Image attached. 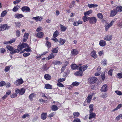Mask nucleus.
<instances>
[{
    "mask_svg": "<svg viewBox=\"0 0 122 122\" xmlns=\"http://www.w3.org/2000/svg\"><path fill=\"white\" fill-rule=\"evenodd\" d=\"M15 91L16 93H18L19 95H22L24 94L25 92V90L23 88H21L20 90H19L18 88H16L15 90Z\"/></svg>",
    "mask_w": 122,
    "mask_h": 122,
    "instance_id": "nucleus-1",
    "label": "nucleus"
},
{
    "mask_svg": "<svg viewBox=\"0 0 122 122\" xmlns=\"http://www.w3.org/2000/svg\"><path fill=\"white\" fill-rule=\"evenodd\" d=\"M10 26L7 25V24H5L0 26V31L5 30L6 29H8L10 28Z\"/></svg>",
    "mask_w": 122,
    "mask_h": 122,
    "instance_id": "nucleus-2",
    "label": "nucleus"
},
{
    "mask_svg": "<svg viewBox=\"0 0 122 122\" xmlns=\"http://www.w3.org/2000/svg\"><path fill=\"white\" fill-rule=\"evenodd\" d=\"M97 18L93 16L90 18L89 23L91 24H95L97 21Z\"/></svg>",
    "mask_w": 122,
    "mask_h": 122,
    "instance_id": "nucleus-3",
    "label": "nucleus"
},
{
    "mask_svg": "<svg viewBox=\"0 0 122 122\" xmlns=\"http://www.w3.org/2000/svg\"><path fill=\"white\" fill-rule=\"evenodd\" d=\"M28 47V46L26 43H23L21 45H18L17 46V48L20 50H21L23 48Z\"/></svg>",
    "mask_w": 122,
    "mask_h": 122,
    "instance_id": "nucleus-4",
    "label": "nucleus"
},
{
    "mask_svg": "<svg viewBox=\"0 0 122 122\" xmlns=\"http://www.w3.org/2000/svg\"><path fill=\"white\" fill-rule=\"evenodd\" d=\"M97 80L96 77H91L89 78V82L90 84H93L96 82Z\"/></svg>",
    "mask_w": 122,
    "mask_h": 122,
    "instance_id": "nucleus-5",
    "label": "nucleus"
},
{
    "mask_svg": "<svg viewBox=\"0 0 122 122\" xmlns=\"http://www.w3.org/2000/svg\"><path fill=\"white\" fill-rule=\"evenodd\" d=\"M23 81L21 78L17 80L14 83V84L17 86H19L22 84Z\"/></svg>",
    "mask_w": 122,
    "mask_h": 122,
    "instance_id": "nucleus-6",
    "label": "nucleus"
},
{
    "mask_svg": "<svg viewBox=\"0 0 122 122\" xmlns=\"http://www.w3.org/2000/svg\"><path fill=\"white\" fill-rule=\"evenodd\" d=\"M108 87L106 84L103 85L101 87L100 91L103 92H106L108 90Z\"/></svg>",
    "mask_w": 122,
    "mask_h": 122,
    "instance_id": "nucleus-7",
    "label": "nucleus"
},
{
    "mask_svg": "<svg viewBox=\"0 0 122 122\" xmlns=\"http://www.w3.org/2000/svg\"><path fill=\"white\" fill-rule=\"evenodd\" d=\"M22 11L25 12H30V9L29 7L27 6H24L21 8Z\"/></svg>",
    "mask_w": 122,
    "mask_h": 122,
    "instance_id": "nucleus-8",
    "label": "nucleus"
},
{
    "mask_svg": "<svg viewBox=\"0 0 122 122\" xmlns=\"http://www.w3.org/2000/svg\"><path fill=\"white\" fill-rule=\"evenodd\" d=\"M43 19V17L41 16L33 17L32 18V19L34 20L36 22L38 21H41Z\"/></svg>",
    "mask_w": 122,
    "mask_h": 122,
    "instance_id": "nucleus-9",
    "label": "nucleus"
},
{
    "mask_svg": "<svg viewBox=\"0 0 122 122\" xmlns=\"http://www.w3.org/2000/svg\"><path fill=\"white\" fill-rule=\"evenodd\" d=\"M87 67L88 66L87 65H84L81 66L79 67V70L82 72L83 71H84L87 69Z\"/></svg>",
    "mask_w": 122,
    "mask_h": 122,
    "instance_id": "nucleus-10",
    "label": "nucleus"
},
{
    "mask_svg": "<svg viewBox=\"0 0 122 122\" xmlns=\"http://www.w3.org/2000/svg\"><path fill=\"white\" fill-rule=\"evenodd\" d=\"M78 53L77 50L75 49H72L71 52V55L72 56H75L77 55Z\"/></svg>",
    "mask_w": 122,
    "mask_h": 122,
    "instance_id": "nucleus-11",
    "label": "nucleus"
},
{
    "mask_svg": "<svg viewBox=\"0 0 122 122\" xmlns=\"http://www.w3.org/2000/svg\"><path fill=\"white\" fill-rule=\"evenodd\" d=\"M117 13V12L115 9L112 10L111 12L110 16L113 17Z\"/></svg>",
    "mask_w": 122,
    "mask_h": 122,
    "instance_id": "nucleus-12",
    "label": "nucleus"
},
{
    "mask_svg": "<svg viewBox=\"0 0 122 122\" xmlns=\"http://www.w3.org/2000/svg\"><path fill=\"white\" fill-rule=\"evenodd\" d=\"M112 36L111 35H108L106 36L104 38V39L106 41H110L112 39Z\"/></svg>",
    "mask_w": 122,
    "mask_h": 122,
    "instance_id": "nucleus-13",
    "label": "nucleus"
},
{
    "mask_svg": "<svg viewBox=\"0 0 122 122\" xmlns=\"http://www.w3.org/2000/svg\"><path fill=\"white\" fill-rule=\"evenodd\" d=\"M29 35V34L28 33H25L23 39V42H25L26 41Z\"/></svg>",
    "mask_w": 122,
    "mask_h": 122,
    "instance_id": "nucleus-14",
    "label": "nucleus"
},
{
    "mask_svg": "<svg viewBox=\"0 0 122 122\" xmlns=\"http://www.w3.org/2000/svg\"><path fill=\"white\" fill-rule=\"evenodd\" d=\"M81 66V64H79V66H76V64H72L71 65V69L73 70L77 69Z\"/></svg>",
    "mask_w": 122,
    "mask_h": 122,
    "instance_id": "nucleus-15",
    "label": "nucleus"
},
{
    "mask_svg": "<svg viewBox=\"0 0 122 122\" xmlns=\"http://www.w3.org/2000/svg\"><path fill=\"white\" fill-rule=\"evenodd\" d=\"M114 21H112L107 26H106L105 29L106 31H107L108 29V28L112 26L114 23Z\"/></svg>",
    "mask_w": 122,
    "mask_h": 122,
    "instance_id": "nucleus-16",
    "label": "nucleus"
},
{
    "mask_svg": "<svg viewBox=\"0 0 122 122\" xmlns=\"http://www.w3.org/2000/svg\"><path fill=\"white\" fill-rule=\"evenodd\" d=\"M55 55L53 53H51L48 56V57L46 58V60H48L50 59H52L55 57Z\"/></svg>",
    "mask_w": 122,
    "mask_h": 122,
    "instance_id": "nucleus-17",
    "label": "nucleus"
},
{
    "mask_svg": "<svg viewBox=\"0 0 122 122\" xmlns=\"http://www.w3.org/2000/svg\"><path fill=\"white\" fill-rule=\"evenodd\" d=\"M82 72L79 70L78 71L75 72V74L78 76H81L82 75Z\"/></svg>",
    "mask_w": 122,
    "mask_h": 122,
    "instance_id": "nucleus-18",
    "label": "nucleus"
},
{
    "mask_svg": "<svg viewBox=\"0 0 122 122\" xmlns=\"http://www.w3.org/2000/svg\"><path fill=\"white\" fill-rule=\"evenodd\" d=\"M92 97V95H89L88 97L86 99V100L87 102L90 103L91 101V100Z\"/></svg>",
    "mask_w": 122,
    "mask_h": 122,
    "instance_id": "nucleus-19",
    "label": "nucleus"
},
{
    "mask_svg": "<svg viewBox=\"0 0 122 122\" xmlns=\"http://www.w3.org/2000/svg\"><path fill=\"white\" fill-rule=\"evenodd\" d=\"M91 55L94 59H96L97 58V56L96 54V52L94 51H93L91 52Z\"/></svg>",
    "mask_w": 122,
    "mask_h": 122,
    "instance_id": "nucleus-20",
    "label": "nucleus"
},
{
    "mask_svg": "<svg viewBox=\"0 0 122 122\" xmlns=\"http://www.w3.org/2000/svg\"><path fill=\"white\" fill-rule=\"evenodd\" d=\"M24 16L22 14L19 13L15 15V17L17 19H19L24 17Z\"/></svg>",
    "mask_w": 122,
    "mask_h": 122,
    "instance_id": "nucleus-21",
    "label": "nucleus"
},
{
    "mask_svg": "<svg viewBox=\"0 0 122 122\" xmlns=\"http://www.w3.org/2000/svg\"><path fill=\"white\" fill-rule=\"evenodd\" d=\"M47 115L46 113H42L41 116V118L43 120L45 119L46 118Z\"/></svg>",
    "mask_w": 122,
    "mask_h": 122,
    "instance_id": "nucleus-22",
    "label": "nucleus"
},
{
    "mask_svg": "<svg viewBox=\"0 0 122 122\" xmlns=\"http://www.w3.org/2000/svg\"><path fill=\"white\" fill-rule=\"evenodd\" d=\"M106 44V42L104 40H101L99 42V44L100 46H103L105 45Z\"/></svg>",
    "mask_w": 122,
    "mask_h": 122,
    "instance_id": "nucleus-23",
    "label": "nucleus"
},
{
    "mask_svg": "<svg viewBox=\"0 0 122 122\" xmlns=\"http://www.w3.org/2000/svg\"><path fill=\"white\" fill-rule=\"evenodd\" d=\"M44 77L47 80H50L51 78L50 75L48 74H45L44 76Z\"/></svg>",
    "mask_w": 122,
    "mask_h": 122,
    "instance_id": "nucleus-24",
    "label": "nucleus"
},
{
    "mask_svg": "<svg viewBox=\"0 0 122 122\" xmlns=\"http://www.w3.org/2000/svg\"><path fill=\"white\" fill-rule=\"evenodd\" d=\"M43 36V33L42 32L38 33L36 35V37L38 38H42Z\"/></svg>",
    "mask_w": 122,
    "mask_h": 122,
    "instance_id": "nucleus-25",
    "label": "nucleus"
},
{
    "mask_svg": "<svg viewBox=\"0 0 122 122\" xmlns=\"http://www.w3.org/2000/svg\"><path fill=\"white\" fill-rule=\"evenodd\" d=\"M88 6L89 8H95L97 7L98 5L96 4H88Z\"/></svg>",
    "mask_w": 122,
    "mask_h": 122,
    "instance_id": "nucleus-26",
    "label": "nucleus"
},
{
    "mask_svg": "<svg viewBox=\"0 0 122 122\" xmlns=\"http://www.w3.org/2000/svg\"><path fill=\"white\" fill-rule=\"evenodd\" d=\"M116 11H117L121 12L122 11V7L121 6H119L116 7Z\"/></svg>",
    "mask_w": 122,
    "mask_h": 122,
    "instance_id": "nucleus-27",
    "label": "nucleus"
},
{
    "mask_svg": "<svg viewBox=\"0 0 122 122\" xmlns=\"http://www.w3.org/2000/svg\"><path fill=\"white\" fill-rule=\"evenodd\" d=\"M60 28L61 31H64L67 29V27L66 26H65L63 25L60 24Z\"/></svg>",
    "mask_w": 122,
    "mask_h": 122,
    "instance_id": "nucleus-28",
    "label": "nucleus"
},
{
    "mask_svg": "<svg viewBox=\"0 0 122 122\" xmlns=\"http://www.w3.org/2000/svg\"><path fill=\"white\" fill-rule=\"evenodd\" d=\"M58 41L60 43V44L61 45H63L66 42L65 40L61 38H60Z\"/></svg>",
    "mask_w": 122,
    "mask_h": 122,
    "instance_id": "nucleus-29",
    "label": "nucleus"
},
{
    "mask_svg": "<svg viewBox=\"0 0 122 122\" xmlns=\"http://www.w3.org/2000/svg\"><path fill=\"white\" fill-rule=\"evenodd\" d=\"M73 114L74 116V118H77L79 116L80 113L78 112H75L73 113Z\"/></svg>",
    "mask_w": 122,
    "mask_h": 122,
    "instance_id": "nucleus-30",
    "label": "nucleus"
},
{
    "mask_svg": "<svg viewBox=\"0 0 122 122\" xmlns=\"http://www.w3.org/2000/svg\"><path fill=\"white\" fill-rule=\"evenodd\" d=\"M86 15H85L83 18V19L84 22H86V21L90 20V17H87Z\"/></svg>",
    "mask_w": 122,
    "mask_h": 122,
    "instance_id": "nucleus-31",
    "label": "nucleus"
},
{
    "mask_svg": "<svg viewBox=\"0 0 122 122\" xmlns=\"http://www.w3.org/2000/svg\"><path fill=\"white\" fill-rule=\"evenodd\" d=\"M58 47L52 49L51 50L52 52L53 53H57L58 52Z\"/></svg>",
    "mask_w": 122,
    "mask_h": 122,
    "instance_id": "nucleus-32",
    "label": "nucleus"
},
{
    "mask_svg": "<svg viewBox=\"0 0 122 122\" xmlns=\"http://www.w3.org/2000/svg\"><path fill=\"white\" fill-rule=\"evenodd\" d=\"M96 115L95 113H91L90 114L89 118L90 119L93 118L95 117Z\"/></svg>",
    "mask_w": 122,
    "mask_h": 122,
    "instance_id": "nucleus-33",
    "label": "nucleus"
},
{
    "mask_svg": "<svg viewBox=\"0 0 122 122\" xmlns=\"http://www.w3.org/2000/svg\"><path fill=\"white\" fill-rule=\"evenodd\" d=\"M45 88L47 89H52V86L49 84H45Z\"/></svg>",
    "mask_w": 122,
    "mask_h": 122,
    "instance_id": "nucleus-34",
    "label": "nucleus"
},
{
    "mask_svg": "<svg viewBox=\"0 0 122 122\" xmlns=\"http://www.w3.org/2000/svg\"><path fill=\"white\" fill-rule=\"evenodd\" d=\"M20 8L19 6L17 5L15 6L13 8V11L14 12H16L18 10V9Z\"/></svg>",
    "mask_w": 122,
    "mask_h": 122,
    "instance_id": "nucleus-35",
    "label": "nucleus"
},
{
    "mask_svg": "<svg viewBox=\"0 0 122 122\" xmlns=\"http://www.w3.org/2000/svg\"><path fill=\"white\" fill-rule=\"evenodd\" d=\"M92 10H89L87 11L86 12L84 13V15H89L92 13Z\"/></svg>",
    "mask_w": 122,
    "mask_h": 122,
    "instance_id": "nucleus-36",
    "label": "nucleus"
},
{
    "mask_svg": "<svg viewBox=\"0 0 122 122\" xmlns=\"http://www.w3.org/2000/svg\"><path fill=\"white\" fill-rule=\"evenodd\" d=\"M7 49L9 51H11V52L13 51L14 50L13 48L12 47L9 45L7 46H6Z\"/></svg>",
    "mask_w": 122,
    "mask_h": 122,
    "instance_id": "nucleus-37",
    "label": "nucleus"
},
{
    "mask_svg": "<svg viewBox=\"0 0 122 122\" xmlns=\"http://www.w3.org/2000/svg\"><path fill=\"white\" fill-rule=\"evenodd\" d=\"M20 49H19L17 47V49H16L14 50H13V51L12 52H10V53L11 54H13L14 53H18L19 52L20 50Z\"/></svg>",
    "mask_w": 122,
    "mask_h": 122,
    "instance_id": "nucleus-38",
    "label": "nucleus"
},
{
    "mask_svg": "<svg viewBox=\"0 0 122 122\" xmlns=\"http://www.w3.org/2000/svg\"><path fill=\"white\" fill-rule=\"evenodd\" d=\"M51 108L52 110L54 111H56L58 109L57 106L55 105H52L51 107Z\"/></svg>",
    "mask_w": 122,
    "mask_h": 122,
    "instance_id": "nucleus-39",
    "label": "nucleus"
},
{
    "mask_svg": "<svg viewBox=\"0 0 122 122\" xmlns=\"http://www.w3.org/2000/svg\"><path fill=\"white\" fill-rule=\"evenodd\" d=\"M36 94L34 93H32L30 94L29 96V98L30 100H32V98L36 95Z\"/></svg>",
    "mask_w": 122,
    "mask_h": 122,
    "instance_id": "nucleus-40",
    "label": "nucleus"
},
{
    "mask_svg": "<svg viewBox=\"0 0 122 122\" xmlns=\"http://www.w3.org/2000/svg\"><path fill=\"white\" fill-rule=\"evenodd\" d=\"M59 34V33L57 31H56L54 33L53 36L54 38H56L57 37Z\"/></svg>",
    "mask_w": 122,
    "mask_h": 122,
    "instance_id": "nucleus-41",
    "label": "nucleus"
},
{
    "mask_svg": "<svg viewBox=\"0 0 122 122\" xmlns=\"http://www.w3.org/2000/svg\"><path fill=\"white\" fill-rule=\"evenodd\" d=\"M53 63L56 65H61L62 64V63L61 62L58 61H54Z\"/></svg>",
    "mask_w": 122,
    "mask_h": 122,
    "instance_id": "nucleus-42",
    "label": "nucleus"
},
{
    "mask_svg": "<svg viewBox=\"0 0 122 122\" xmlns=\"http://www.w3.org/2000/svg\"><path fill=\"white\" fill-rule=\"evenodd\" d=\"M7 13V12L6 10H5L3 11L1 14V17H4Z\"/></svg>",
    "mask_w": 122,
    "mask_h": 122,
    "instance_id": "nucleus-43",
    "label": "nucleus"
},
{
    "mask_svg": "<svg viewBox=\"0 0 122 122\" xmlns=\"http://www.w3.org/2000/svg\"><path fill=\"white\" fill-rule=\"evenodd\" d=\"M49 67H47L46 64L43 65V66L42 68L44 71H46L48 69Z\"/></svg>",
    "mask_w": 122,
    "mask_h": 122,
    "instance_id": "nucleus-44",
    "label": "nucleus"
},
{
    "mask_svg": "<svg viewBox=\"0 0 122 122\" xmlns=\"http://www.w3.org/2000/svg\"><path fill=\"white\" fill-rule=\"evenodd\" d=\"M122 106V105L121 104H119L118 105L116 108L114 109L113 110H112V111L114 112L115 111H116L118 109H119Z\"/></svg>",
    "mask_w": 122,
    "mask_h": 122,
    "instance_id": "nucleus-45",
    "label": "nucleus"
},
{
    "mask_svg": "<svg viewBox=\"0 0 122 122\" xmlns=\"http://www.w3.org/2000/svg\"><path fill=\"white\" fill-rule=\"evenodd\" d=\"M117 77L119 79L122 78V73H118L117 74Z\"/></svg>",
    "mask_w": 122,
    "mask_h": 122,
    "instance_id": "nucleus-46",
    "label": "nucleus"
},
{
    "mask_svg": "<svg viewBox=\"0 0 122 122\" xmlns=\"http://www.w3.org/2000/svg\"><path fill=\"white\" fill-rule=\"evenodd\" d=\"M46 45L48 48H49L51 46V44L48 41H47L46 42Z\"/></svg>",
    "mask_w": 122,
    "mask_h": 122,
    "instance_id": "nucleus-47",
    "label": "nucleus"
},
{
    "mask_svg": "<svg viewBox=\"0 0 122 122\" xmlns=\"http://www.w3.org/2000/svg\"><path fill=\"white\" fill-rule=\"evenodd\" d=\"M97 15L98 18L102 19L103 18V15L102 13H98L97 14Z\"/></svg>",
    "mask_w": 122,
    "mask_h": 122,
    "instance_id": "nucleus-48",
    "label": "nucleus"
},
{
    "mask_svg": "<svg viewBox=\"0 0 122 122\" xmlns=\"http://www.w3.org/2000/svg\"><path fill=\"white\" fill-rule=\"evenodd\" d=\"M6 84L5 82V81H2L0 82V87L3 86Z\"/></svg>",
    "mask_w": 122,
    "mask_h": 122,
    "instance_id": "nucleus-49",
    "label": "nucleus"
},
{
    "mask_svg": "<svg viewBox=\"0 0 122 122\" xmlns=\"http://www.w3.org/2000/svg\"><path fill=\"white\" fill-rule=\"evenodd\" d=\"M107 96V94L106 93H102L101 95V97L103 98H105Z\"/></svg>",
    "mask_w": 122,
    "mask_h": 122,
    "instance_id": "nucleus-50",
    "label": "nucleus"
},
{
    "mask_svg": "<svg viewBox=\"0 0 122 122\" xmlns=\"http://www.w3.org/2000/svg\"><path fill=\"white\" fill-rule=\"evenodd\" d=\"M15 26L19 28L20 25V22H15Z\"/></svg>",
    "mask_w": 122,
    "mask_h": 122,
    "instance_id": "nucleus-51",
    "label": "nucleus"
},
{
    "mask_svg": "<svg viewBox=\"0 0 122 122\" xmlns=\"http://www.w3.org/2000/svg\"><path fill=\"white\" fill-rule=\"evenodd\" d=\"M42 28L41 27L39 26L38 27L37 29L36 30V31L37 32H39L40 31H41L42 30Z\"/></svg>",
    "mask_w": 122,
    "mask_h": 122,
    "instance_id": "nucleus-52",
    "label": "nucleus"
},
{
    "mask_svg": "<svg viewBox=\"0 0 122 122\" xmlns=\"http://www.w3.org/2000/svg\"><path fill=\"white\" fill-rule=\"evenodd\" d=\"M20 31L17 30L16 31V36L17 37H18L20 36Z\"/></svg>",
    "mask_w": 122,
    "mask_h": 122,
    "instance_id": "nucleus-53",
    "label": "nucleus"
},
{
    "mask_svg": "<svg viewBox=\"0 0 122 122\" xmlns=\"http://www.w3.org/2000/svg\"><path fill=\"white\" fill-rule=\"evenodd\" d=\"M115 92L118 95H122V93L119 91H116Z\"/></svg>",
    "mask_w": 122,
    "mask_h": 122,
    "instance_id": "nucleus-54",
    "label": "nucleus"
},
{
    "mask_svg": "<svg viewBox=\"0 0 122 122\" xmlns=\"http://www.w3.org/2000/svg\"><path fill=\"white\" fill-rule=\"evenodd\" d=\"M11 66H6L5 69V71L6 72H7L10 70V68Z\"/></svg>",
    "mask_w": 122,
    "mask_h": 122,
    "instance_id": "nucleus-55",
    "label": "nucleus"
},
{
    "mask_svg": "<svg viewBox=\"0 0 122 122\" xmlns=\"http://www.w3.org/2000/svg\"><path fill=\"white\" fill-rule=\"evenodd\" d=\"M107 60L106 59H104L101 62V64L103 65L104 66L106 65Z\"/></svg>",
    "mask_w": 122,
    "mask_h": 122,
    "instance_id": "nucleus-56",
    "label": "nucleus"
},
{
    "mask_svg": "<svg viewBox=\"0 0 122 122\" xmlns=\"http://www.w3.org/2000/svg\"><path fill=\"white\" fill-rule=\"evenodd\" d=\"M72 84V85L74 86H77L79 85V83L78 82L75 81L73 82Z\"/></svg>",
    "mask_w": 122,
    "mask_h": 122,
    "instance_id": "nucleus-57",
    "label": "nucleus"
},
{
    "mask_svg": "<svg viewBox=\"0 0 122 122\" xmlns=\"http://www.w3.org/2000/svg\"><path fill=\"white\" fill-rule=\"evenodd\" d=\"M73 122H81L80 120L78 118L75 119Z\"/></svg>",
    "mask_w": 122,
    "mask_h": 122,
    "instance_id": "nucleus-58",
    "label": "nucleus"
},
{
    "mask_svg": "<svg viewBox=\"0 0 122 122\" xmlns=\"http://www.w3.org/2000/svg\"><path fill=\"white\" fill-rule=\"evenodd\" d=\"M29 116H30L28 113L25 114L22 117L23 118H25L27 117H29Z\"/></svg>",
    "mask_w": 122,
    "mask_h": 122,
    "instance_id": "nucleus-59",
    "label": "nucleus"
},
{
    "mask_svg": "<svg viewBox=\"0 0 122 122\" xmlns=\"http://www.w3.org/2000/svg\"><path fill=\"white\" fill-rule=\"evenodd\" d=\"M24 51H26L28 52H30L31 51L30 49V48L29 47L24 49Z\"/></svg>",
    "mask_w": 122,
    "mask_h": 122,
    "instance_id": "nucleus-60",
    "label": "nucleus"
},
{
    "mask_svg": "<svg viewBox=\"0 0 122 122\" xmlns=\"http://www.w3.org/2000/svg\"><path fill=\"white\" fill-rule=\"evenodd\" d=\"M16 93H14L12 95H11V97L12 98H14L16 97L17 96V94Z\"/></svg>",
    "mask_w": 122,
    "mask_h": 122,
    "instance_id": "nucleus-61",
    "label": "nucleus"
},
{
    "mask_svg": "<svg viewBox=\"0 0 122 122\" xmlns=\"http://www.w3.org/2000/svg\"><path fill=\"white\" fill-rule=\"evenodd\" d=\"M65 79L64 78H60L58 80V82H61L64 81Z\"/></svg>",
    "mask_w": 122,
    "mask_h": 122,
    "instance_id": "nucleus-62",
    "label": "nucleus"
},
{
    "mask_svg": "<svg viewBox=\"0 0 122 122\" xmlns=\"http://www.w3.org/2000/svg\"><path fill=\"white\" fill-rule=\"evenodd\" d=\"M78 21H75L73 22V25L74 26H78Z\"/></svg>",
    "mask_w": 122,
    "mask_h": 122,
    "instance_id": "nucleus-63",
    "label": "nucleus"
},
{
    "mask_svg": "<svg viewBox=\"0 0 122 122\" xmlns=\"http://www.w3.org/2000/svg\"><path fill=\"white\" fill-rule=\"evenodd\" d=\"M113 70L112 69H111L108 72V74L110 75L111 76L112 75V72Z\"/></svg>",
    "mask_w": 122,
    "mask_h": 122,
    "instance_id": "nucleus-64",
    "label": "nucleus"
}]
</instances>
